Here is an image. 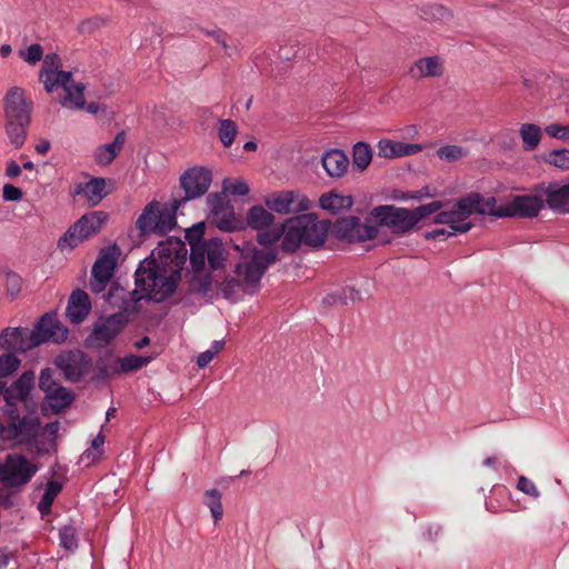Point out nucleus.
<instances>
[{"label":"nucleus","mask_w":569,"mask_h":569,"mask_svg":"<svg viewBox=\"0 0 569 569\" xmlns=\"http://www.w3.org/2000/svg\"><path fill=\"white\" fill-rule=\"evenodd\" d=\"M234 248L241 258L234 266L236 278L224 279L220 284V291L228 300H233L236 288H242L249 295L257 292L268 267L277 261L276 250H258L254 244L246 241Z\"/></svg>","instance_id":"1"},{"label":"nucleus","mask_w":569,"mask_h":569,"mask_svg":"<svg viewBox=\"0 0 569 569\" xmlns=\"http://www.w3.org/2000/svg\"><path fill=\"white\" fill-rule=\"evenodd\" d=\"M69 330L58 319L54 312L44 313L33 330L28 328H6L0 333V349L7 352L23 353L44 342H64Z\"/></svg>","instance_id":"2"},{"label":"nucleus","mask_w":569,"mask_h":569,"mask_svg":"<svg viewBox=\"0 0 569 569\" xmlns=\"http://www.w3.org/2000/svg\"><path fill=\"white\" fill-rule=\"evenodd\" d=\"M207 203L210 208V223L224 232L244 230L246 226L253 230L262 231L274 222L273 214L260 204L253 206L248 210L244 222L234 213L233 207L226 199L224 192L210 193L207 197Z\"/></svg>","instance_id":"3"},{"label":"nucleus","mask_w":569,"mask_h":569,"mask_svg":"<svg viewBox=\"0 0 569 569\" xmlns=\"http://www.w3.org/2000/svg\"><path fill=\"white\" fill-rule=\"evenodd\" d=\"M447 204L448 202L440 200L421 204L415 209L381 204L375 207L370 214L376 219L378 226L390 229L393 234L403 236L419 230V222L426 220Z\"/></svg>","instance_id":"4"},{"label":"nucleus","mask_w":569,"mask_h":569,"mask_svg":"<svg viewBox=\"0 0 569 569\" xmlns=\"http://www.w3.org/2000/svg\"><path fill=\"white\" fill-rule=\"evenodd\" d=\"M329 220H319L315 213H302L284 221L286 237L281 250L287 253L296 252L301 246L318 248L327 238Z\"/></svg>","instance_id":"5"},{"label":"nucleus","mask_w":569,"mask_h":569,"mask_svg":"<svg viewBox=\"0 0 569 569\" xmlns=\"http://www.w3.org/2000/svg\"><path fill=\"white\" fill-rule=\"evenodd\" d=\"M33 103L20 87H11L3 98L4 131L14 149H20L27 139Z\"/></svg>","instance_id":"6"},{"label":"nucleus","mask_w":569,"mask_h":569,"mask_svg":"<svg viewBox=\"0 0 569 569\" xmlns=\"http://www.w3.org/2000/svg\"><path fill=\"white\" fill-rule=\"evenodd\" d=\"M181 278L179 270L164 274L159 262L154 259L144 260L136 271V284L148 300L164 301L171 296Z\"/></svg>","instance_id":"7"},{"label":"nucleus","mask_w":569,"mask_h":569,"mask_svg":"<svg viewBox=\"0 0 569 569\" xmlns=\"http://www.w3.org/2000/svg\"><path fill=\"white\" fill-rule=\"evenodd\" d=\"M37 471V465L30 462L27 457L21 453H10L3 462H0V483L8 489L20 491Z\"/></svg>","instance_id":"8"},{"label":"nucleus","mask_w":569,"mask_h":569,"mask_svg":"<svg viewBox=\"0 0 569 569\" xmlns=\"http://www.w3.org/2000/svg\"><path fill=\"white\" fill-rule=\"evenodd\" d=\"M128 321V316L124 312H116L106 318L101 317L86 338V347L90 349L106 348L124 329Z\"/></svg>","instance_id":"9"},{"label":"nucleus","mask_w":569,"mask_h":569,"mask_svg":"<svg viewBox=\"0 0 569 569\" xmlns=\"http://www.w3.org/2000/svg\"><path fill=\"white\" fill-rule=\"evenodd\" d=\"M331 232L335 237L348 242H363L376 239L379 234L378 226L362 223L360 218L355 216L342 217L332 224Z\"/></svg>","instance_id":"10"},{"label":"nucleus","mask_w":569,"mask_h":569,"mask_svg":"<svg viewBox=\"0 0 569 569\" xmlns=\"http://www.w3.org/2000/svg\"><path fill=\"white\" fill-rule=\"evenodd\" d=\"M179 182L184 192L180 200L186 203L207 193L212 182V173L204 167H192L181 174Z\"/></svg>","instance_id":"11"},{"label":"nucleus","mask_w":569,"mask_h":569,"mask_svg":"<svg viewBox=\"0 0 569 569\" xmlns=\"http://www.w3.org/2000/svg\"><path fill=\"white\" fill-rule=\"evenodd\" d=\"M264 203L270 211L280 214L307 211L311 206L310 200L306 196L295 190L272 192L266 197Z\"/></svg>","instance_id":"12"},{"label":"nucleus","mask_w":569,"mask_h":569,"mask_svg":"<svg viewBox=\"0 0 569 569\" xmlns=\"http://www.w3.org/2000/svg\"><path fill=\"white\" fill-rule=\"evenodd\" d=\"M54 365L63 373L66 380L79 382L92 366V362L88 355L82 351H67L57 356Z\"/></svg>","instance_id":"13"},{"label":"nucleus","mask_w":569,"mask_h":569,"mask_svg":"<svg viewBox=\"0 0 569 569\" xmlns=\"http://www.w3.org/2000/svg\"><path fill=\"white\" fill-rule=\"evenodd\" d=\"M545 207V201L539 193L515 196L511 201L500 207L501 217L535 218Z\"/></svg>","instance_id":"14"},{"label":"nucleus","mask_w":569,"mask_h":569,"mask_svg":"<svg viewBox=\"0 0 569 569\" xmlns=\"http://www.w3.org/2000/svg\"><path fill=\"white\" fill-rule=\"evenodd\" d=\"M103 298L109 305L122 309L120 312H124L128 316L129 313H138L140 311L138 303L144 299V295L139 289L127 291L118 283H112L108 292L103 295Z\"/></svg>","instance_id":"15"},{"label":"nucleus","mask_w":569,"mask_h":569,"mask_svg":"<svg viewBox=\"0 0 569 569\" xmlns=\"http://www.w3.org/2000/svg\"><path fill=\"white\" fill-rule=\"evenodd\" d=\"M533 192L546 197V203L553 211L567 212L566 208L569 202V183L560 184L558 181L539 183L533 187Z\"/></svg>","instance_id":"16"},{"label":"nucleus","mask_w":569,"mask_h":569,"mask_svg":"<svg viewBox=\"0 0 569 569\" xmlns=\"http://www.w3.org/2000/svg\"><path fill=\"white\" fill-rule=\"evenodd\" d=\"M157 251L159 259L163 260V264H168L169 262L176 267L174 270L181 272L188 254L186 243L181 239L169 238L159 243Z\"/></svg>","instance_id":"17"},{"label":"nucleus","mask_w":569,"mask_h":569,"mask_svg":"<svg viewBox=\"0 0 569 569\" xmlns=\"http://www.w3.org/2000/svg\"><path fill=\"white\" fill-rule=\"evenodd\" d=\"M119 256L120 249L117 244L102 248L92 266L91 276L111 280Z\"/></svg>","instance_id":"18"},{"label":"nucleus","mask_w":569,"mask_h":569,"mask_svg":"<svg viewBox=\"0 0 569 569\" xmlns=\"http://www.w3.org/2000/svg\"><path fill=\"white\" fill-rule=\"evenodd\" d=\"M74 400V392L60 385L44 395L42 411L44 415H47L48 411L52 415H59L67 408L71 407Z\"/></svg>","instance_id":"19"},{"label":"nucleus","mask_w":569,"mask_h":569,"mask_svg":"<svg viewBox=\"0 0 569 569\" xmlns=\"http://www.w3.org/2000/svg\"><path fill=\"white\" fill-rule=\"evenodd\" d=\"M16 420L17 436L16 446L32 445L40 430V419L36 415H24L20 418L13 417Z\"/></svg>","instance_id":"20"},{"label":"nucleus","mask_w":569,"mask_h":569,"mask_svg":"<svg viewBox=\"0 0 569 569\" xmlns=\"http://www.w3.org/2000/svg\"><path fill=\"white\" fill-rule=\"evenodd\" d=\"M377 156L386 159H395L405 156L416 154L422 150L418 143H406L391 139H381L377 144Z\"/></svg>","instance_id":"21"},{"label":"nucleus","mask_w":569,"mask_h":569,"mask_svg":"<svg viewBox=\"0 0 569 569\" xmlns=\"http://www.w3.org/2000/svg\"><path fill=\"white\" fill-rule=\"evenodd\" d=\"M107 182L104 178H92L86 183H78L72 192L73 196L84 194L91 206L100 203L108 194L106 189Z\"/></svg>","instance_id":"22"},{"label":"nucleus","mask_w":569,"mask_h":569,"mask_svg":"<svg viewBox=\"0 0 569 569\" xmlns=\"http://www.w3.org/2000/svg\"><path fill=\"white\" fill-rule=\"evenodd\" d=\"M117 375H119L117 357L111 351H107L97 358L91 381L108 382Z\"/></svg>","instance_id":"23"},{"label":"nucleus","mask_w":569,"mask_h":569,"mask_svg":"<svg viewBox=\"0 0 569 569\" xmlns=\"http://www.w3.org/2000/svg\"><path fill=\"white\" fill-rule=\"evenodd\" d=\"M108 220V213L104 211H91L79 218L74 226H78L79 233L88 240L90 237L100 232Z\"/></svg>","instance_id":"24"},{"label":"nucleus","mask_w":569,"mask_h":569,"mask_svg":"<svg viewBox=\"0 0 569 569\" xmlns=\"http://www.w3.org/2000/svg\"><path fill=\"white\" fill-rule=\"evenodd\" d=\"M443 64L438 56L425 57L415 61L409 74L415 79L440 77L443 74Z\"/></svg>","instance_id":"25"},{"label":"nucleus","mask_w":569,"mask_h":569,"mask_svg":"<svg viewBox=\"0 0 569 569\" xmlns=\"http://www.w3.org/2000/svg\"><path fill=\"white\" fill-rule=\"evenodd\" d=\"M322 167L332 178L342 177L349 168V159L340 149L326 151L321 157Z\"/></svg>","instance_id":"26"},{"label":"nucleus","mask_w":569,"mask_h":569,"mask_svg":"<svg viewBox=\"0 0 569 569\" xmlns=\"http://www.w3.org/2000/svg\"><path fill=\"white\" fill-rule=\"evenodd\" d=\"M34 372L27 370L16 381H13L11 386H4L2 395L8 396V398H14L24 402L30 391L34 387Z\"/></svg>","instance_id":"27"},{"label":"nucleus","mask_w":569,"mask_h":569,"mask_svg":"<svg viewBox=\"0 0 569 569\" xmlns=\"http://www.w3.org/2000/svg\"><path fill=\"white\" fill-rule=\"evenodd\" d=\"M182 204L183 202L179 199L172 200L170 209H160V206L158 204V219L157 223L153 224V227H156V234L164 236L176 227V212Z\"/></svg>","instance_id":"28"},{"label":"nucleus","mask_w":569,"mask_h":569,"mask_svg":"<svg viewBox=\"0 0 569 569\" xmlns=\"http://www.w3.org/2000/svg\"><path fill=\"white\" fill-rule=\"evenodd\" d=\"M481 194L479 192H470L460 198L452 206L458 223H466L465 220L470 216L478 213V206L480 204Z\"/></svg>","instance_id":"29"},{"label":"nucleus","mask_w":569,"mask_h":569,"mask_svg":"<svg viewBox=\"0 0 569 569\" xmlns=\"http://www.w3.org/2000/svg\"><path fill=\"white\" fill-rule=\"evenodd\" d=\"M446 206L435 212V217L432 219V223L436 224H448L451 229V232L448 233V236H455L457 232L459 233H466L473 227L472 222H466V223H458V220L456 218V213L453 211V208L449 210H445Z\"/></svg>","instance_id":"30"},{"label":"nucleus","mask_w":569,"mask_h":569,"mask_svg":"<svg viewBox=\"0 0 569 569\" xmlns=\"http://www.w3.org/2000/svg\"><path fill=\"white\" fill-rule=\"evenodd\" d=\"M126 142V132L120 131L110 143L100 146L96 151L97 162L100 164H110L119 154Z\"/></svg>","instance_id":"31"},{"label":"nucleus","mask_w":569,"mask_h":569,"mask_svg":"<svg viewBox=\"0 0 569 569\" xmlns=\"http://www.w3.org/2000/svg\"><path fill=\"white\" fill-rule=\"evenodd\" d=\"M353 204L351 196H342L336 191L325 193L319 199V206L332 214H337L341 210L350 209Z\"/></svg>","instance_id":"32"},{"label":"nucleus","mask_w":569,"mask_h":569,"mask_svg":"<svg viewBox=\"0 0 569 569\" xmlns=\"http://www.w3.org/2000/svg\"><path fill=\"white\" fill-rule=\"evenodd\" d=\"M157 219L158 202L151 201L144 207L141 214L138 217L136 221V227L139 230V234L143 237L149 233H156V227H153V224L157 223Z\"/></svg>","instance_id":"33"},{"label":"nucleus","mask_w":569,"mask_h":569,"mask_svg":"<svg viewBox=\"0 0 569 569\" xmlns=\"http://www.w3.org/2000/svg\"><path fill=\"white\" fill-rule=\"evenodd\" d=\"M361 290H356L353 287H346L337 292L327 295L322 299V305L328 307L346 306L348 302L361 301Z\"/></svg>","instance_id":"34"},{"label":"nucleus","mask_w":569,"mask_h":569,"mask_svg":"<svg viewBox=\"0 0 569 569\" xmlns=\"http://www.w3.org/2000/svg\"><path fill=\"white\" fill-rule=\"evenodd\" d=\"M62 66L61 59L57 53H49L43 59V64L39 73L40 80L44 84V89L47 92H52V82L51 77L53 73H57Z\"/></svg>","instance_id":"35"},{"label":"nucleus","mask_w":569,"mask_h":569,"mask_svg":"<svg viewBox=\"0 0 569 569\" xmlns=\"http://www.w3.org/2000/svg\"><path fill=\"white\" fill-rule=\"evenodd\" d=\"M372 157L373 151L369 143L359 141L353 146L352 164L359 172H363L369 167Z\"/></svg>","instance_id":"36"},{"label":"nucleus","mask_w":569,"mask_h":569,"mask_svg":"<svg viewBox=\"0 0 569 569\" xmlns=\"http://www.w3.org/2000/svg\"><path fill=\"white\" fill-rule=\"evenodd\" d=\"M519 134L522 139V148L526 151H533L539 146L542 137L540 127L535 123H522Z\"/></svg>","instance_id":"37"},{"label":"nucleus","mask_w":569,"mask_h":569,"mask_svg":"<svg viewBox=\"0 0 569 569\" xmlns=\"http://www.w3.org/2000/svg\"><path fill=\"white\" fill-rule=\"evenodd\" d=\"M84 89L82 83H71L68 89H64L67 94L61 101L62 106L77 110L84 109Z\"/></svg>","instance_id":"38"},{"label":"nucleus","mask_w":569,"mask_h":569,"mask_svg":"<svg viewBox=\"0 0 569 569\" xmlns=\"http://www.w3.org/2000/svg\"><path fill=\"white\" fill-rule=\"evenodd\" d=\"M61 490L62 485L58 481L51 480L47 483L44 493L38 505V509L42 516H47L51 512V506Z\"/></svg>","instance_id":"39"},{"label":"nucleus","mask_w":569,"mask_h":569,"mask_svg":"<svg viewBox=\"0 0 569 569\" xmlns=\"http://www.w3.org/2000/svg\"><path fill=\"white\" fill-rule=\"evenodd\" d=\"M119 375L129 373L141 369L147 366L150 361V357H142L136 355H129L123 358L117 357Z\"/></svg>","instance_id":"40"},{"label":"nucleus","mask_w":569,"mask_h":569,"mask_svg":"<svg viewBox=\"0 0 569 569\" xmlns=\"http://www.w3.org/2000/svg\"><path fill=\"white\" fill-rule=\"evenodd\" d=\"M281 237H286L284 222H282L278 228L259 231L257 234V241L259 244L264 247L262 250H276L270 247L278 242ZM276 252L278 253L277 250Z\"/></svg>","instance_id":"41"},{"label":"nucleus","mask_w":569,"mask_h":569,"mask_svg":"<svg viewBox=\"0 0 569 569\" xmlns=\"http://www.w3.org/2000/svg\"><path fill=\"white\" fill-rule=\"evenodd\" d=\"M207 258L209 266L212 270L223 268L224 257L222 242L219 239H211L207 244Z\"/></svg>","instance_id":"42"},{"label":"nucleus","mask_w":569,"mask_h":569,"mask_svg":"<svg viewBox=\"0 0 569 569\" xmlns=\"http://www.w3.org/2000/svg\"><path fill=\"white\" fill-rule=\"evenodd\" d=\"M84 239L79 233L78 226L71 224L62 237L58 240V248L60 250H73L77 246L83 242Z\"/></svg>","instance_id":"43"},{"label":"nucleus","mask_w":569,"mask_h":569,"mask_svg":"<svg viewBox=\"0 0 569 569\" xmlns=\"http://www.w3.org/2000/svg\"><path fill=\"white\" fill-rule=\"evenodd\" d=\"M204 503L209 507L216 522L222 518L223 508L221 493L218 489H209L204 492Z\"/></svg>","instance_id":"44"},{"label":"nucleus","mask_w":569,"mask_h":569,"mask_svg":"<svg viewBox=\"0 0 569 569\" xmlns=\"http://www.w3.org/2000/svg\"><path fill=\"white\" fill-rule=\"evenodd\" d=\"M238 133V127L234 121L223 119L219 121L218 136L224 147H230Z\"/></svg>","instance_id":"45"},{"label":"nucleus","mask_w":569,"mask_h":569,"mask_svg":"<svg viewBox=\"0 0 569 569\" xmlns=\"http://www.w3.org/2000/svg\"><path fill=\"white\" fill-rule=\"evenodd\" d=\"M211 286H212L211 273H209V272L204 273L203 271H201L199 273L193 272V276L190 280V287L193 292L200 293V295H207L210 291Z\"/></svg>","instance_id":"46"},{"label":"nucleus","mask_w":569,"mask_h":569,"mask_svg":"<svg viewBox=\"0 0 569 569\" xmlns=\"http://www.w3.org/2000/svg\"><path fill=\"white\" fill-rule=\"evenodd\" d=\"M60 379L57 376V372L52 368H44L40 372L39 377V389L43 391V393H48L50 390H53L54 387H59Z\"/></svg>","instance_id":"47"},{"label":"nucleus","mask_w":569,"mask_h":569,"mask_svg":"<svg viewBox=\"0 0 569 569\" xmlns=\"http://www.w3.org/2000/svg\"><path fill=\"white\" fill-rule=\"evenodd\" d=\"M21 365V360L13 352L0 356V379L11 376Z\"/></svg>","instance_id":"48"},{"label":"nucleus","mask_w":569,"mask_h":569,"mask_svg":"<svg viewBox=\"0 0 569 569\" xmlns=\"http://www.w3.org/2000/svg\"><path fill=\"white\" fill-rule=\"evenodd\" d=\"M437 154L448 162L457 161L468 154V150L456 144H448L439 148Z\"/></svg>","instance_id":"49"},{"label":"nucleus","mask_w":569,"mask_h":569,"mask_svg":"<svg viewBox=\"0 0 569 569\" xmlns=\"http://www.w3.org/2000/svg\"><path fill=\"white\" fill-rule=\"evenodd\" d=\"M569 150L555 149L543 157L545 162L552 164L557 168H569Z\"/></svg>","instance_id":"50"},{"label":"nucleus","mask_w":569,"mask_h":569,"mask_svg":"<svg viewBox=\"0 0 569 569\" xmlns=\"http://www.w3.org/2000/svg\"><path fill=\"white\" fill-rule=\"evenodd\" d=\"M60 542L61 546L70 551H73L78 547V539H77V529L73 526H63L60 531Z\"/></svg>","instance_id":"51"},{"label":"nucleus","mask_w":569,"mask_h":569,"mask_svg":"<svg viewBox=\"0 0 569 569\" xmlns=\"http://www.w3.org/2000/svg\"><path fill=\"white\" fill-rule=\"evenodd\" d=\"M207 257V244L191 247L190 263L193 272L199 273L204 269V261Z\"/></svg>","instance_id":"52"},{"label":"nucleus","mask_w":569,"mask_h":569,"mask_svg":"<svg viewBox=\"0 0 569 569\" xmlns=\"http://www.w3.org/2000/svg\"><path fill=\"white\" fill-rule=\"evenodd\" d=\"M206 231V223L203 221L193 224L191 228L186 230V239L190 247L207 244L202 241Z\"/></svg>","instance_id":"53"},{"label":"nucleus","mask_w":569,"mask_h":569,"mask_svg":"<svg viewBox=\"0 0 569 569\" xmlns=\"http://www.w3.org/2000/svg\"><path fill=\"white\" fill-rule=\"evenodd\" d=\"M17 427L16 420L0 419V440L12 442L16 446Z\"/></svg>","instance_id":"54"},{"label":"nucleus","mask_w":569,"mask_h":569,"mask_svg":"<svg viewBox=\"0 0 569 569\" xmlns=\"http://www.w3.org/2000/svg\"><path fill=\"white\" fill-rule=\"evenodd\" d=\"M223 346H224V340L214 341L211 349H209L204 352H201L198 356V359H197L198 367L199 368L207 367L211 362V360L214 358V356L218 355L223 349Z\"/></svg>","instance_id":"55"},{"label":"nucleus","mask_w":569,"mask_h":569,"mask_svg":"<svg viewBox=\"0 0 569 569\" xmlns=\"http://www.w3.org/2000/svg\"><path fill=\"white\" fill-rule=\"evenodd\" d=\"M496 204H497V200L495 197H489V198L485 199L481 196L480 204L478 206V214H488V216H493L497 218H502L499 214L500 207L497 208Z\"/></svg>","instance_id":"56"},{"label":"nucleus","mask_w":569,"mask_h":569,"mask_svg":"<svg viewBox=\"0 0 569 569\" xmlns=\"http://www.w3.org/2000/svg\"><path fill=\"white\" fill-rule=\"evenodd\" d=\"M68 302H70V305H74L76 307H80V309H82L83 311L86 310L90 312L91 310V302L89 296L86 291L81 289H76L74 291H72Z\"/></svg>","instance_id":"57"},{"label":"nucleus","mask_w":569,"mask_h":569,"mask_svg":"<svg viewBox=\"0 0 569 569\" xmlns=\"http://www.w3.org/2000/svg\"><path fill=\"white\" fill-rule=\"evenodd\" d=\"M223 190L232 196H246L250 191L249 186L244 180H237L234 182L224 180Z\"/></svg>","instance_id":"58"},{"label":"nucleus","mask_w":569,"mask_h":569,"mask_svg":"<svg viewBox=\"0 0 569 569\" xmlns=\"http://www.w3.org/2000/svg\"><path fill=\"white\" fill-rule=\"evenodd\" d=\"M21 283L22 280L16 272L10 271L6 274V290L12 298H16L19 295Z\"/></svg>","instance_id":"59"},{"label":"nucleus","mask_w":569,"mask_h":569,"mask_svg":"<svg viewBox=\"0 0 569 569\" xmlns=\"http://www.w3.org/2000/svg\"><path fill=\"white\" fill-rule=\"evenodd\" d=\"M50 78L52 82V90L58 86L62 87L64 90L68 89L71 83H74L72 81V72L70 71L58 70L57 73H53Z\"/></svg>","instance_id":"60"},{"label":"nucleus","mask_w":569,"mask_h":569,"mask_svg":"<svg viewBox=\"0 0 569 569\" xmlns=\"http://www.w3.org/2000/svg\"><path fill=\"white\" fill-rule=\"evenodd\" d=\"M21 57L30 64H36L43 57V49L39 43L31 44L27 52L21 51Z\"/></svg>","instance_id":"61"},{"label":"nucleus","mask_w":569,"mask_h":569,"mask_svg":"<svg viewBox=\"0 0 569 569\" xmlns=\"http://www.w3.org/2000/svg\"><path fill=\"white\" fill-rule=\"evenodd\" d=\"M423 12L426 16H430L438 20H449L452 17L449 9L438 3L429 6L428 11L425 10Z\"/></svg>","instance_id":"62"},{"label":"nucleus","mask_w":569,"mask_h":569,"mask_svg":"<svg viewBox=\"0 0 569 569\" xmlns=\"http://www.w3.org/2000/svg\"><path fill=\"white\" fill-rule=\"evenodd\" d=\"M517 488L521 492H523V493H526V495H528L530 497H533V498H538L539 495H540L539 490L536 487V485L530 479H528L525 476H520L518 478Z\"/></svg>","instance_id":"63"},{"label":"nucleus","mask_w":569,"mask_h":569,"mask_svg":"<svg viewBox=\"0 0 569 569\" xmlns=\"http://www.w3.org/2000/svg\"><path fill=\"white\" fill-rule=\"evenodd\" d=\"M66 315L70 322L79 325L87 318L89 312L86 310L83 311L82 309H80V307H76L74 305H70V302H68Z\"/></svg>","instance_id":"64"}]
</instances>
